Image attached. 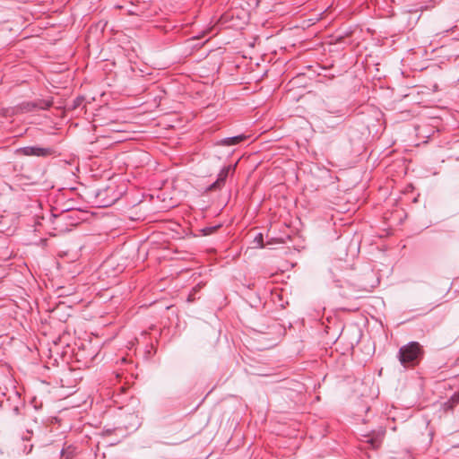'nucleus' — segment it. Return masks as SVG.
Masks as SVG:
<instances>
[{
    "label": "nucleus",
    "mask_w": 459,
    "mask_h": 459,
    "mask_svg": "<svg viewBox=\"0 0 459 459\" xmlns=\"http://www.w3.org/2000/svg\"><path fill=\"white\" fill-rule=\"evenodd\" d=\"M201 288L202 285L200 283L193 288L192 291L189 293L187 298L188 302H193L196 299L195 294L199 291Z\"/></svg>",
    "instance_id": "6e6552de"
},
{
    "label": "nucleus",
    "mask_w": 459,
    "mask_h": 459,
    "mask_svg": "<svg viewBox=\"0 0 459 459\" xmlns=\"http://www.w3.org/2000/svg\"><path fill=\"white\" fill-rule=\"evenodd\" d=\"M61 454H62V455H65V451H64V449L61 451Z\"/></svg>",
    "instance_id": "2eb2a0df"
},
{
    "label": "nucleus",
    "mask_w": 459,
    "mask_h": 459,
    "mask_svg": "<svg viewBox=\"0 0 459 459\" xmlns=\"http://www.w3.org/2000/svg\"><path fill=\"white\" fill-rule=\"evenodd\" d=\"M254 243L255 244L256 247H264V236L262 233L256 234V236L254 238Z\"/></svg>",
    "instance_id": "1a4fd4ad"
},
{
    "label": "nucleus",
    "mask_w": 459,
    "mask_h": 459,
    "mask_svg": "<svg viewBox=\"0 0 459 459\" xmlns=\"http://www.w3.org/2000/svg\"><path fill=\"white\" fill-rule=\"evenodd\" d=\"M56 220L58 221H65L66 219L70 218V215L67 212H64L58 216H55Z\"/></svg>",
    "instance_id": "9b49d317"
},
{
    "label": "nucleus",
    "mask_w": 459,
    "mask_h": 459,
    "mask_svg": "<svg viewBox=\"0 0 459 459\" xmlns=\"http://www.w3.org/2000/svg\"><path fill=\"white\" fill-rule=\"evenodd\" d=\"M218 228H219V226L206 227L203 230V233H204V235H210L212 232H214Z\"/></svg>",
    "instance_id": "9d476101"
},
{
    "label": "nucleus",
    "mask_w": 459,
    "mask_h": 459,
    "mask_svg": "<svg viewBox=\"0 0 459 459\" xmlns=\"http://www.w3.org/2000/svg\"><path fill=\"white\" fill-rule=\"evenodd\" d=\"M23 439H24V440H28V439H29V437H23Z\"/></svg>",
    "instance_id": "4468645a"
},
{
    "label": "nucleus",
    "mask_w": 459,
    "mask_h": 459,
    "mask_svg": "<svg viewBox=\"0 0 459 459\" xmlns=\"http://www.w3.org/2000/svg\"><path fill=\"white\" fill-rule=\"evenodd\" d=\"M385 434V430L383 429L373 430L371 433L364 436L366 438L365 442L368 444L371 448L377 449L381 446Z\"/></svg>",
    "instance_id": "20e7f679"
},
{
    "label": "nucleus",
    "mask_w": 459,
    "mask_h": 459,
    "mask_svg": "<svg viewBox=\"0 0 459 459\" xmlns=\"http://www.w3.org/2000/svg\"><path fill=\"white\" fill-rule=\"evenodd\" d=\"M237 164L224 166L217 176V179L207 186L206 192L221 190L226 183V179L230 173H234Z\"/></svg>",
    "instance_id": "f03ea898"
},
{
    "label": "nucleus",
    "mask_w": 459,
    "mask_h": 459,
    "mask_svg": "<svg viewBox=\"0 0 459 459\" xmlns=\"http://www.w3.org/2000/svg\"><path fill=\"white\" fill-rule=\"evenodd\" d=\"M3 401H0V407L2 406Z\"/></svg>",
    "instance_id": "dca6fc26"
},
{
    "label": "nucleus",
    "mask_w": 459,
    "mask_h": 459,
    "mask_svg": "<svg viewBox=\"0 0 459 459\" xmlns=\"http://www.w3.org/2000/svg\"><path fill=\"white\" fill-rule=\"evenodd\" d=\"M247 138V136L244 134H238L236 136L231 137H226L223 139H221L217 141L214 145L216 146H231V145H237L245 141Z\"/></svg>",
    "instance_id": "39448f33"
},
{
    "label": "nucleus",
    "mask_w": 459,
    "mask_h": 459,
    "mask_svg": "<svg viewBox=\"0 0 459 459\" xmlns=\"http://www.w3.org/2000/svg\"><path fill=\"white\" fill-rule=\"evenodd\" d=\"M52 100H39L38 101L30 103L29 105H30L33 108L45 110L48 109L52 106Z\"/></svg>",
    "instance_id": "423d86ee"
},
{
    "label": "nucleus",
    "mask_w": 459,
    "mask_h": 459,
    "mask_svg": "<svg viewBox=\"0 0 459 459\" xmlns=\"http://www.w3.org/2000/svg\"><path fill=\"white\" fill-rule=\"evenodd\" d=\"M20 152L25 156L48 157L54 154L52 148H43L39 146H26L20 149Z\"/></svg>",
    "instance_id": "7ed1b4c3"
},
{
    "label": "nucleus",
    "mask_w": 459,
    "mask_h": 459,
    "mask_svg": "<svg viewBox=\"0 0 459 459\" xmlns=\"http://www.w3.org/2000/svg\"><path fill=\"white\" fill-rule=\"evenodd\" d=\"M13 411L14 414L18 415L20 413V405L19 404L14 405V407L13 408Z\"/></svg>",
    "instance_id": "f8f14e48"
},
{
    "label": "nucleus",
    "mask_w": 459,
    "mask_h": 459,
    "mask_svg": "<svg viewBox=\"0 0 459 459\" xmlns=\"http://www.w3.org/2000/svg\"><path fill=\"white\" fill-rule=\"evenodd\" d=\"M15 397H16L18 400H20V396L18 395V394H17V393L15 394Z\"/></svg>",
    "instance_id": "ddd939ff"
},
{
    "label": "nucleus",
    "mask_w": 459,
    "mask_h": 459,
    "mask_svg": "<svg viewBox=\"0 0 459 459\" xmlns=\"http://www.w3.org/2000/svg\"><path fill=\"white\" fill-rule=\"evenodd\" d=\"M457 403H459V394H454L446 405L447 408L452 409Z\"/></svg>",
    "instance_id": "0eeeda50"
},
{
    "label": "nucleus",
    "mask_w": 459,
    "mask_h": 459,
    "mask_svg": "<svg viewBox=\"0 0 459 459\" xmlns=\"http://www.w3.org/2000/svg\"><path fill=\"white\" fill-rule=\"evenodd\" d=\"M424 351L418 342H410L399 349L398 359L404 368L415 367L422 359Z\"/></svg>",
    "instance_id": "f257e3e1"
}]
</instances>
